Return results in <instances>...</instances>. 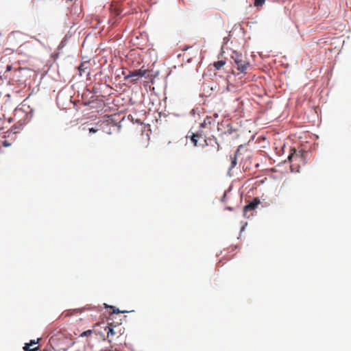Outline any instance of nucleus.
<instances>
[{
    "label": "nucleus",
    "instance_id": "f257e3e1",
    "mask_svg": "<svg viewBox=\"0 0 351 351\" xmlns=\"http://www.w3.org/2000/svg\"><path fill=\"white\" fill-rule=\"evenodd\" d=\"M191 140L195 146H208L211 145L213 152H217L221 149L220 145L217 139L206 138V134L203 131H198L197 133H193Z\"/></svg>",
    "mask_w": 351,
    "mask_h": 351
},
{
    "label": "nucleus",
    "instance_id": "f03ea898",
    "mask_svg": "<svg viewBox=\"0 0 351 351\" xmlns=\"http://www.w3.org/2000/svg\"><path fill=\"white\" fill-rule=\"evenodd\" d=\"M231 58L233 60L237 69L242 73H246L247 70L250 66V62L247 60V58L237 51H232Z\"/></svg>",
    "mask_w": 351,
    "mask_h": 351
},
{
    "label": "nucleus",
    "instance_id": "7ed1b4c3",
    "mask_svg": "<svg viewBox=\"0 0 351 351\" xmlns=\"http://www.w3.org/2000/svg\"><path fill=\"white\" fill-rule=\"evenodd\" d=\"M110 12L113 16L109 19V23L113 26L117 22V19H116L115 16L121 14V9L118 5L112 4L110 7Z\"/></svg>",
    "mask_w": 351,
    "mask_h": 351
},
{
    "label": "nucleus",
    "instance_id": "20e7f679",
    "mask_svg": "<svg viewBox=\"0 0 351 351\" xmlns=\"http://www.w3.org/2000/svg\"><path fill=\"white\" fill-rule=\"evenodd\" d=\"M145 74V70L142 71L141 69L139 70H134L133 71H130V74L128 75L125 77V79H132L131 82L133 84H135L137 82V81L139 80V78L142 77Z\"/></svg>",
    "mask_w": 351,
    "mask_h": 351
},
{
    "label": "nucleus",
    "instance_id": "39448f33",
    "mask_svg": "<svg viewBox=\"0 0 351 351\" xmlns=\"http://www.w3.org/2000/svg\"><path fill=\"white\" fill-rule=\"evenodd\" d=\"M260 200L258 198H254L251 202H250L247 205L244 206L243 208V215L245 217H249L247 215L248 212L253 211L256 209L258 205L260 204Z\"/></svg>",
    "mask_w": 351,
    "mask_h": 351
},
{
    "label": "nucleus",
    "instance_id": "423d86ee",
    "mask_svg": "<svg viewBox=\"0 0 351 351\" xmlns=\"http://www.w3.org/2000/svg\"><path fill=\"white\" fill-rule=\"evenodd\" d=\"M88 64L89 62H84L80 64V65L78 66L80 75H82L86 72V70L88 69Z\"/></svg>",
    "mask_w": 351,
    "mask_h": 351
},
{
    "label": "nucleus",
    "instance_id": "0eeeda50",
    "mask_svg": "<svg viewBox=\"0 0 351 351\" xmlns=\"http://www.w3.org/2000/svg\"><path fill=\"white\" fill-rule=\"evenodd\" d=\"M105 330H107L108 338H110V337H112L116 334L113 328V324L112 323L108 324V326L105 328Z\"/></svg>",
    "mask_w": 351,
    "mask_h": 351
},
{
    "label": "nucleus",
    "instance_id": "6e6552de",
    "mask_svg": "<svg viewBox=\"0 0 351 351\" xmlns=\"http://www.w3.org/2000/svg\"><path fill=\"white\" fill-rule=\"evenodd\" d=\"M23 36V34L20 32H12L9 37H8V39L12 42L13 41L15 38H20V37H22Z\"/></svg>",
    "mask_w": 351,
    "mask_h": 351
},
{
    "label": "nucleus",
    "instance_id": "1a4fd4ad",
    "mask_svg": "<svg viewBox=\"0 0 351 351\" xmlns=\"http://www.w3.org/2000/svg\"><path fill=\"white\" fill-rule=\"evenodd\" d=\"M302 157V154H300V153H297L295 152V150L294 149L293 150V153H291L289 157H288V159L290 162H292L293 160H297L298 158H301Z\"/></svg>",
    "mask_w": 351,
    "mask_h": 351
},
{
    "label": "nucleus",
    "instance_id": "9d476101",
    "mask_svg": "<svg viewBox=\"0 0 351 351\" xmlns=\"http://www.w3.org/2000/svg\"><path fill=\"white\" fill-rule=\"evenodd\" d=\"M40 339H38L36 341V340H31L29 343H25V346L23 347V349L25 351H28L29 350H31L29 348L30 346L34 345V344H36L38 343Z\"/></svg>",
    "mask_w": 351,
    "mask_h": 351
},
{
    "label": "nucleus",
    "instance_id": "9b49d317",
    "mask_svg": "<svg viewBox=\"0 0 351 351\" xmlns=\"http://www.w3.org/2000/svg\"><path fill=\"white\" fill-rule=\"evenodd\" d=\"M225 64L226 62L224 60H218L214 62L213 66L216 69L219 70L225 65Z\"/></svg>",
    "mask_w": 351,
    "mask_h": 351
},
{
    "label": "nucleus",
    "instance_id": "f8f14e48",
    "mask_svg": "<svg viewBox=\"0 0 351 351\" xmlns=\"http://www.w3.org/2000/svg\"><path fill=\"white\" fill-rule=\"evenodd\" d=\"M230 160H231V165H230V169H233L236 165H237V153L235 154H234L233 156H230Z\"/></svg>",
    "mask_w": 351,
    "mask_h": 351
},
{
    "label": "nucleus",
    "instance_id": "ddd939ff",
    "mask_svg": "<svg viewBox=\"0 0 351 351\" xmlns=\"http://www.w3.org/2000/svg\"><path fill=\"white\" fill-rule=\"evenodd\" d=\"M211 121H212L211 118L207 117L204 119V122L201 123V127L202 128H205L206 126V125H208V124L210 125L211 124Z\"/></svg>",
    "mask_w": 351,
    "mask_h": 351
},
{
    "label": "nucleus",
    "instance_id": "4468645a",
    "mask_svg": "<svg viewBox=\"0 0 351 351\" xmlns=\"http://www.w3.org/2000/svg\"><path fill=\"white\" fill-rule=\"evenodd\" d=\"M109 308L112 310V313H125L127 312L126 311H119L118 308L113 306H110Z\"/></svg>",
    "mask_w": 351,
    "mask_h": 351
},
{
    "label": "nucleus",
    "instance_id": "2eb2a0df",
    "mask_svg": "<svg viewBox=\"0 0 351 351\" xmlns=\"http://www.w3.org/2000/svg\"><path fill=\"white\" fill-rule=\"evenodd\" d=\"M265 0H254V5L256 7H261L265 3Z\"/></svg>",
    "mask_w": 351,
    "mask_h": 351
},
{
    "label": "nucleus",
    "instance_id": "dca6fc26",
    "mask_svg": "<svg viewBox=\"0 0 351 351\" xmlns=\"http://www.w3.org/2000/svg\"><path fill=\"white\" fill-rule=\"evenodd\" d=\"M92 333H93V330H86V331L83 332L80 335V337H88V336L91 335Z\"/></svg>",
    "mask_w": 351,
    "mask_h": 351
},
{
    "label": "nucleus",
    "instance_id": "f3484780",
    "mask_svg": "<svg viewBox=\"0 0 351 351\" xmlns=\"http://www.w3.org/2000/svg\"><path fill=\"white\" fill-rule=\"evenodd\" d=\"M20 48H21V50L22 51L23 49L32 48V45L29 43H25L23 44L22 45H21Z\"/></svg>",
    "mask_w": 351,
    "mask_h": 351
},
{
    "label": "nucleus",
    "instance_id": "a211bd4d",
    "mask_svg": "<svg viewBox=\"0 0 351 351\" xmlns=\"http://www.w3.org/2000/svg\"><path fill=\"white\" fill-rule=\"evenodd\" d=\"M97 131V130L93 128H91L89 129V132L90 133H95Z\"/></svg>",
    "mask_w": 351,
    "mask_h": 351
},
{
    "label": "nucleus",
    "instance_id": "6ab92c4d",
    "mask_svg": "<svg viewBox=\"0 0 351 351\" xmlns=\"http://www.w3.org/2000/svg\"><path fill=\"white\" fill-rule=\"evenodd\" d=\"M11 69H12V66L8 65L6 67V71H11Z\"/></svg>",
    "mask_w": 351,
    "mask_h": 351
},
{
    "label": "nucleus",
    "instance_id": "aec40b11",
    "mask_svg": "<svg viewBox=\"0 0 351 351\" xmlns=\"http://www.w3.org/2000/svg\"><path fill=\"white\" fill-rule=\"evenodd\" d=\"M8 121L9 123H12L13 121V119L12 118H9Z\"/></svg>",
    "mask_w": 351,
    "mask_h": 351
},
{
    "label": "nucleus",
    "instance_id": "412c9836",
    "mask_svg": "<svg viewBox=\"0 0 351 351\" xmlns=\"http://www.w3.org/2000/svg\"><path fill=\"white\" fill-rule=\"evenodd\" d=\"M23 68H21V67H19L17 69H15L14 71H17L18 70H23Z\"/></svg>",
    "mask_w": 351,
    "mask_h": 351
},
{
    "label": "nucleus",
    "instance_id": "4be33fe9",
    "mask_svg": "<svg viewBox=\"0 0 351 351\" xmlns=\"http://www.w3.org/2000/svg\"><path fill=\"white\" fill-rule=\"evenodd\" d=\"M227 209L229 210H232V208L231 207H228Z\"/></svg>",
    "mask_w": 351,
    "mask_h": 351
}]
</instances>
